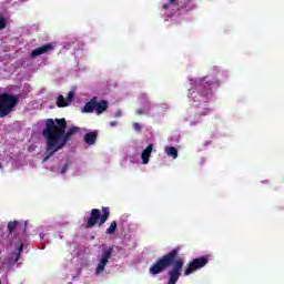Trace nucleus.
Listing matches in <instances>:
<instances>
[{"label":"nucleus","mask_w":284,"mask_h":284,"mask_svg":"<svg viewBox=\"0 0 284 284\" xmlns=\"http://www.w3.org/2000/svg\"><path fill=\"white\" fill-rule=\"evenodd\" d=\"M97 108V97H93L89 102H87L82 109L83 114H92Z\"/></svg>","instance_id":"obj_12"},{"label":"nucleus","mask_w":284,"mask_h":284,"mask_svg":"<svg viewBox=\"0 0 284 284\" xmlns=\"http://www.w3.org/2000/svg\"><path fill=\"white\" fill-rule=\"evenodd\" d=\"M108 219H110V207L102 206V214L101 210L93 209L91 210L90 216L84 217V230H92L94 225H99V227H101V225H105Z\"/></svg>","instance_id":"obj_3"},{"label":"nucleus","mask_w":284,"mask_h":284,"mask_svg":"<svg viewBox=\"0 0 284 284\" xmlns=\"http://www.w3.org/2000/svg\"><path fill=\"white\" fill-rule=\"evenodd\" d=\"M207 263H210V257L207 255L194 258L184 268V276H190L191 274H194V272H197V270H203Z\"/></svg>","instance_id":"obj_5"},{"label":"nucleus","mask_w":284,"mask_h":284,"mask_svg":"<svg viewBox=\"0 0 284 284\" xmlns=\"http://www.w3.org/2000/svg\"><path fill=\"white\" fill-rule=\"evenodd\" d=\"M136 114H139V115L145 114V111L139 109V110H136Z\"/></svg>","instance_id":"obj_25"},{"label":"nucleus","mask_w":284,"mask_h":284,"mask_svg":"<svg viewBox=\"0 0 284 284\" xmlns=\"http://www.w3.org/2000/svg\"><path fill=\"white\" fill-rule=\"evenodd\" d=\"M19 105V95L8 92L0 93V119H6L14 112V108Z\"/></svg>","instance_id":"obj_4"},{"label":"nucleus","mask_w":284,"mask_h":284,"mask_svg":"<svg viewBox=\"0 0 284 284\" xmlns=\"http://www.w3.org/2000/svg\"><path fill=\"white\" fill-rule=\"evenodd\" d=\"M97 139H99V132L92 131L84 134L83 141L87 145H94V143H97Z\"/></svg>","instance_id":"obj_14"},{"label":"nucleus","mask_w":284,"mask_h":284,"mask_svg":"<svg viewBox=\"0 0 284 284\" xmlns=\"http://www.w3.org/2000/svg\"><path fill=\"white\" fill-rule=\"evenodd\" d=\"M28 225V222H24V224H21L19 221H13L8 223V232L9 234H14L17 230H21L23 234H26V227Z\"/></svg>","instance_id":"obj_9"},{"label":"nucleus","mask_w":284,"mask_h":284,"mask_svg":"<svg viewBox=\"0 0 284 284\" xmlns=\"http://www.w3.org/2000/svg\"><path fill=\"white\" fill-rule=\"evenodd\" d=\"M121 115H122L121 110H118V111L115 112V114H114L115 119H119V116H121Z\"/></svg>","instance_id":"obj_24"},{"label":"nucleus","mask_w":284,"mask_h":284,"mask_svg":"<svg viewBox=\"0 0 284 284\" xmlns=\"http://www.w3.org/2000/svg\"><path fill=\"white\" fill-rule=\"evenodd\" d=\"M0 284H1V280H0Z\"/></svg>","instance_id":"obj_28"},{"label":"nucleus","mask_w":284,"mask_h":284,"mask_svg":"<svg viewBox=\"0 0 284 284\" xmlns=\"http://www.w3.org/2000/svg\"><path fill=\"white\" fill-rule=\"evenodd\" d=\"M212 85H214V83L210 82L207 78L200 80L197 84V92L200 97H203V100L197 101H203L204 103H207V98L212 95Z\"/></svg>","instance_id":"obj_6"},{"label":"nucleus","mask_w":284,"mask_h":284,"mask_svg":"<svg viewBox=\"0 0 284 284\" xmlns=\"http://www.w3.org/2000/svg\"><path fill=\"white\" fill-rule=\"evenodd\" d=\"M79 130V126L68 129L65 118L47 119L42 131V136L45 140V156L43 162L45 163L51 156H54L59 150H63Z\"/></svg>","instance_id":"obj_1"},{"label":"nucleus","mask_w":284,"mask_h":284,"mask_svg":"<svg viewBox=\"0 0 284 284\" xmlns=\"http://www.w3.org/2000/svg\"><path fill=\"white\" fill-rule=\"evenodd\" d=\"M99 98L95 97V112L97 114H103L108 110V102L105 100L98 101Z\"/></svg>","instance_id":"obj_15"},{"label":"nucleus","mask_w":284,"mask_h":284,"mask_svg":"<svg viewBox=\"0 0 284 284\" xmlns=\"http://www.w3.org/2000/svg\"><path fill=\"white\" fill-rule=\"evenodd\" d=\"M179 252H181V246H176L172 251L159 257L149 268V274H151V276H156L159 274H163L168 267H171L168 271L169 280L166 284L179 283V278H181L183 267L185 265V260L179 256Z\"/></svg>","instance_id":"obj_2"},{"label":"nucleus","mask_w":284,"mask_h":284,"mask_svg":"<svg viewBox=\"0 0 284 284\" xmlns=\"http://www.w3.org/2000/svg\"><path fill=\"white\" fill-rule=\"evenodd\" d=\"M152 150H154V144H149L146 149L142 151V163L148 165L150 163V158L152 156Z\"/></svg>","instance_id":"obj_13"},{"label":"nucleus","mask_w":284,"mask_h":284,"mask_svg":"<svg viewBox=\"0 0 284 284\" xmlns=\"http://www.w3.org/2000/svg\"><path fill=\"white\" fill-rule=\"evenodd\" d=\"M162 10H164L166 17H174L178 12H181V2L179 0H168Z\"/></svg>","instance_id":"obj_8"},{"label":"nucleus","mask_w":284,"mask_h":284,"mask_svg":"<svg viewBox=\"0 0 284 284\" xmlns=\"http://www.w3.org/2000/svg\"><path fill=\"white\" fill-rule=\"evenodd\" d=\"M182 10H184L185 12L196 10V2H194V0H181L180 12H182Z\"/></svg>","instance_id":"obj_11"},{"label":"nucleus","mask_w":284,"mask_h":284,"mask_svg":"<svg viewBox=\"0 0 284 284\" xmlns=\"http://www.w3.org/2000/svg\"><path fill=\"white\" fill-rule=\"evenodd\" d=\"M57 105L58 108H68L70 103L68 102V100H65L63 95H59L57 99Z\"/></svg>","instance_id":"obj_17"},{"label":"nucleus","mask_w":284,"mask_h":284,"mask_svg":"<svg viewBox=\"0 0 284 284\" xmlns=\"http://www.w3.org/2000/svg\"><path fill=\"white\" fill-rule=\"evenodd\" d=\"M165 152L168 156H172L173 159H179V150L174 146H165Z\"/></svg>","instance_id":"obj_16"},{"label":"nucleus","mask_w":284,"mask_h":284,"mask_svg":"<svg viewBox=\"0 0 284 284\" xmlns=\"http://www.w3.org/2000/svg\"><path fill=\"white\" fill-rule=\"evenodd\" d=\"M8 26V21H6V18L3 16H0V30H6Z\"/></svg>","instance_id":"obj_20"},{"label":"nucleus","mask_w":284,"mask_h":284,"mask_svg":"<svg viewBox=\"0 0 284 284\" xmlns=\"http://www.w3.org/2000/svg\"><path fill=\"white\" fill-rule=\"evenodd\" d=\"M68 168H70V166H69V164L67 163V164L62 168L61 174H65V172H68Z\"/></svg>","instance_id":"obj_23"},{"label":"nucleus","mask_w":284,"mask_h":284,"mask_svg":"<svg viewBox=\"0 0 284 284\" xmlns=\"http://www.w3.org/2000/svg\"><path fill=\"white\" fill-rule=\"evenodd\" d=\"M116 124H118V122H116V121H112V122H110L111 128H116Z\"/></svg>","instance_id":"obj_26"},{"label":"nucleus","mask_w":284,"mask_h":284,"mask_svg":"<svg viewBox=\"0 0 284 284\" xmlns=\"http://www.w3.org/2000/svg\"><path fill=\"white\" fill-rule=\"evenodd\" d=\"M21 252H23V244H21L18 248V253L13 254L10 260L13 261V264L14 263H18L19 262V258H21Z\"/></svg>","instance_id":"obj_18"},{"label":"nucleus","mask_w":284,"mask_h":284,"mask_svg":"<svg viewBox=\"0 0 284 284\" xmlns=\"http://www.w3.org/2000/svg\"><path fill=\"white\" fill-rule=\"evenodd\" d=\"M116 227H118V224H116V221H112L110 226L106 229L105 231V234H114V232H116Z\"/></svg>","instance_id":"obj_19"},{"label":"nucleus","mask_w":284,"mask_h":284,"mask_svg":"<svg viewBox=\"0 0 284 284\" xmlns=\"http://www.w3.org/2000/svg\"><path fill=\"white\" fill-rule=\"evenodd\" d=\"M1 168H3V164H1V162H0V169H1Z\"/></svg>","instance_id":"obj_27"},{"label":"nucleus","mask_w":284,"mask_h":284,"mask_svg":"<svg viewBox=\"0 0 284 284\" xmlns=\"http://www.w3.org/2000/svg\"><path fill=\"white\" fill-rule=\"evenodd\" d=\"M133 130L135 132H141L143 130V126L139 122L133 123Z\"/></svg>","instance_id":"obj_21"},{"label":"nucleus","mask_w":284,"mask_h":284,"mask_svg":"<svg viewBox=\"0 0 284 284\" xmlns=\"http://www.w3.org/2000/svg\"><path fill=\"white\" fill-rule=\"evenodd\" d=\"M73 99H74V92L70 91L67 98L68 103H72Z\"/></svg>","instance_id":"obj_22"},{"label":"nucleus","mask_w":284,"mask_h":284,"mask_svg":"<svg viewBox=\"0 0 284 284\" xmlns=\"http://www.w3.org/2000/svg\"><path fill=\"white\" fill-rule=\"evenodd\" d=\"M52 50H54V47L51 43H47L31 51V57H41V54H48V52H52Z\"/></svg>","instance_id":"obj_10"},{"label":"nucleus","mask_w":284,"mask_h":284,"mask_svg":"<svg viewBox=\"0 0 284 284\" xmlns=\"http://www.w3.org/2000/svg\"><path fill=\"white\" fill-rule=\"evenodd\" d=\"M114 253V248L109 246L103 250L100 262L97 266L95 274H103L105 272V265L110 262V258H112V254Z\"/></svg>","instance_id":"obj_7"}]
</instances>
